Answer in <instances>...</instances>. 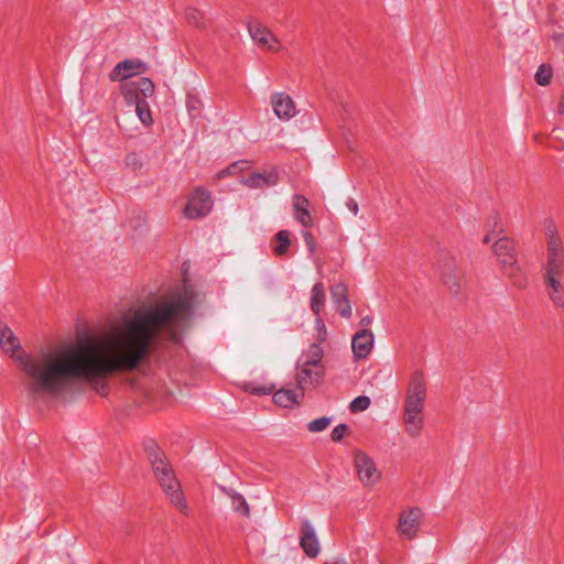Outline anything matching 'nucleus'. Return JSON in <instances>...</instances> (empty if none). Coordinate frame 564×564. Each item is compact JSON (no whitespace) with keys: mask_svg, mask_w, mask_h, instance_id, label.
Listing matches in <instances>:
<instances>
[{"mask_svg":"<svg viewBox=\"0 0 564 564\" xmlns=\"http://www.w3.org/2000/svg\"><path fill=\"white\" fill-rule=\"evenodd\" d=\"M552 39L558 46L564 47V33H554Z\"/></svg>","mask_w":564,"mask_h":564,"instance_id":"obj_40","label":"nucleus"},{"mask_svg":"<svg viewBox=\"0 0 564 564\" xmlns=\"http://www.w3.org/2000/svg\"><path fill=\"white\" fill-rule=\"evenodd\" d=\"M185 17H186V20L188 23H191L199 29L205 28V24L203 21V14L197 9H194V8L187 9Z\"/></svg>","mask_w":564,"mask_h":564,"instance_id":"obj_27","label":"nucleus"},{"mask_svg":"<svg viewBox=\"0 0 564 564\" xmlns=\"http://www.w3.org/2000/svg\"><path fill=\"white\" fill-rule=\"evenodd\" d=\"M229 497L231 500L232 509L237 513L248 517L249 516V506H248L246 499L241 495L234 492V491L229 494Z\"/></svg>","mask_w":564,"mask_h":564,"instance_id":"obj_24","label":"nucleus"},{"mask_svg":"<svg viewBox=\"0 0 564 564\" xmlns=\"http://www.w3.org/2000/svg\"><path fill=\"white\" fill-rule=\"evenodd\" d=\"M352 466L358 482L364 488H375L383 480V470L373 456L364 449L352 451Z\"/></svg>","mask_w":564,"mask_h":564,"instance_id":"obj_8","label":"nucleus"},{"mask_svg":"<svg viewBox=\"0 0 564 564\" xmlns=\"http://www.w3.org/2000/svg\"><path fill=\"white\" fill-rule=\"evenodd\" d=\"M126 165L132 171H139L143 166L142 158L137 153H129L124 159Z\"/></svg>","mask_w":564,"mask_h":564,"instance_id":"obj_29","label":"nucleus"},{"mask_svg":"<svg viewBox=\"0 0 564 564\" xmlns=\"http://www.w3.org/2000/svg\"><path fill=\"white\" fill-rule=\"evenodd\" d=\"M300 544L308 557H316L321 552L319 541L313 524L305 520L300 528Z\"/></svg>","mask_w":564,"mask_h":564,"instance_id":"obj_15","label":"nucleus"},{"mask_svg":"<svg viewBox=\"0 0 564 564\" xmlns=\"http://www.w3.org/2000/svg\"><path fill=\"white\" fill-rule=\"evenodd\" d=\"M557 111L561 115H564V93L560 97L558 104H557Z\"/></svg>","mask_w":564,"mask_h":564,"instance_id":"obj_42","label":"nucleus"},{"mask_svg":"<svg viewBox=\"0 0 564 564\" xmlns=\"http://www.w3.org/2000/svg\"><path fill=\"white\" fill-rule=\"evenodd\" d=\"M315 328L318 332V339L324 340L326 335L325 326L322 322V319H315Z\"/></svg>","mask_w":564,"mask_h":564,"instance_id":"obj_38","label":"nucleus"},{"mask_svg":"<svg viewBox=\"0 0 564 564\" xmlns=\"http://www.w3.org/2000/svg\"><path fill=\"white\" fill-rule=\"evenodd\" d=\"M346 207L348 208V210H350L354 215H357L358 214V204L355 199L350 198L346 202Z\"/></svg>","mask_w":564,"mask_h":564,"instance_id":"obj_39","label":"nucleus"},{"mask_svg":"<svg viewBox=\"0 0 564 564\" xmlns=\"http://www.w3.org/2000/svg\"><path fill=\"white\" fill-rule=\"evenodd\" d=\"M308 200L301 196L296 195L293 198V207L295 209V218L299 223H301L303 226H308L311 224V216L307 210Z\"/></svg>","mask_w":564,"mask_h":564,"instance_id":"obj_20","label":"nucleus"},{"mask_svg":"<svg viewBox=\"0 0 564 564\" xmlns=\"http://www.w3.org/2000/svg\"><path fill=\"white\" fill-rule=\"evenodd\" d=\"M212 207L213 199L210 194L202 188H196L189 196L183 213L185 217L196 219L208 215Z\"/></svg>","mask_w":564,"mask_h":564,"instance_id":"obj_12","label":"nucleus"},{"mask_svg":"<svg viewBox=\"0 0 564 564\" xmlns=\"http://www.w3.org/2000/svg\"><path fill=\"white\" fill-rule=\"evenodd\" d=\"M121 94L129 109L122 112L117 121L124 132L132 134L138 131V127L133 126L132 107L138 102H145L154 95V84L147 77L128 80L121 85Z\"/></svg>","mask_w":564,"mask_h":564,"instance_id":"obj_5","label":"nucleus"},{"mask_svg":"<svg viewBox=\"0 0 564 564\" xmlns=\"http://www.w3.org/2000/svg\"><path fill=\"white\" fill-rule=\"evenodd\" d=\"M186 108L192 116L198 115L203 108V101L195 95H188L186 98Z\"/></svg>","mask_w":564,"mask_h":564,"instance_id":"obj_28","label":"nucleus"},{"mask_svg":"<svg viewBox=\"0 0 564 564\" xmlns=\"http://www.w3.org/2000/svg\"><path fill=\"white\" fill-rule=\"evenodd\" d=\"M438 271L441 282L449 292V294L453 296L460 295L465 288L466 281L464 271L455 257L449 253L442 256L438 261Z\"/></svg>","mask_w":564,"mask_h":564,"instance_id":"obj_10","label":"nucleus"},{"mask_svg":"<svg viewBox=\"0 0 564 564\" xmlns=\"http://www.w3.org/2000/svg\"><path fill=\"white\" fill-rule=\"evenodd\" d=\"M552 77V68L545 64L541 65L535 73V79L539 85L546 86L550 84Z\"/></svg>","mask_w":564,"mask_h":564,"instance_id":"obj_26","label":"nucleus"},{"mask_svg":"<svg viewBox=\"0 0 564 564\" xmlns=\"http://www.w3.org/2000/svg\"><path fill=\"white\" fill-rule=\"evenodd\" d=\"M249 34L254 43L260 46L267 47L270 51H278V39L276 36L265 26L262 25H249Z\"/></svg>","mask_w":564,"mask_h":564,"instance_id":"obj_17","label":"nucleus"},{"mask_svg":"<svg viewBox=\"0 0 564 564\" xmlns=\"http://www.w3.org/2000/svg\"><path fill=\"white\" fill-rule=\"evenodd\" d=\"M249 167V163L247 161H238L232 163L227 167V172L229 175H237L238 173L247 170Z\"/></svg>","mask_w":564,"mask_h":564,"instance_id":"obj_35","label":"nucleus"},{"mask_svg":"<svg viewBox=\"0 0 564 564\" xmlns=\"http://www.w3.org/2000/svg\"><path fill=\"white\" fill-rule=\"evenodd\" d=\"M150 460L156 479L169 497L171 503L181 512L187 511V503L181 490L178 480L174 477L173 470L165 462L162 453L154 451L150 454Z\"/></svg>","mask_w":564,"mask_h":564,"instance_id":"obj_7","label":"nucleus"},{"mask_svg":"<svg viewBox=\"0 0 564 564\" xmlns=\"http://www.w3.org/2000/svg\"><path fill=\"white\" fill-rule=\"evenodd\" d=\"M227 175H229V173L227 172V167L217 173L218 178H224Z\"/></svg>","mask_w":564,"mask_h":564,"instance_id":"obj_43","label":"nucleus"},{"mask_svg":"<svg viewBox=\"0 0 564 564\" xmlns=\"http://www.w3.org/2000/svg\"><path fill=\"white\" fill-rule=\"evenodd\" d=\"M543 225L546 243V261L543 269L545 292L555 306L564 307V245L553 220L545 219Z\"/></svg>","mask_w":564,"mask_h":564,"instance_id":"obj_3","label":"nucleus"},{"mask_svg":"<svg viewBox=\"0 0 564 564\" xmlns=\"http://www.w3.org/2000/svg\"><path fill=\"white\" fill-rule=\"evenodd\" d=\"M426 399V382L422 372H414L406 389L402 423L410 438H417L424 429V404Z\"/></svg>","mask_w":564,"mask_h":564,"instance_id":"obj_4","label":"nucleus"},{"mask_svg":"<svg viewBox=\"0 0 564 564\" xmlns=\"http://www.w3.org/2000/svg\"><path fill=\"white\" fill-rule=\"evenodd\" d=\"M491 249L503 273L512 280L514 285L524 288L527 279L518 264L516 249L512 243L506 237H501L492 245Z\"/></svg>","mask_w":564,"mask_h":564,"instance_id":"obj_9","label":"nucleus"},{"mask_svg":"<svg viewBox=\"0 0 564 564\" xmlns=\"http://www.w3.org/2000/svg\"><path fill=\"white\" fill-rule=\"evenodd\" d=\"M330 423H332V420L329 417L322 416V417L311 421L307 424V431L310 433H319V432L327 430L329 427Z\"/></svg>","mask_w":564,"mask_h":564,"instance_id":"obj_25","label":"nucleus"},{"mask_svg":"<svg viewBox=\"0 0 564 564\" xmlns=\"http://www.w3.org/2000/svg\"><path fill=\"white\" fill-rule=\"evenodd\" d=\"M304 241L311 252L315 251V240L313 236L310 232L304 231L303 232Z\"/></svg>","mask_w":564,"mask_h":564,"instance_id":"obj_37","label":"nucleus"},{"mask_svg":"<svg viewBox=\"0 0 564 564\" xmlns=\"http://www.w3.org/2000/svg\"><path fill=\"white\" fill-rule=\"evenodd\" d=\"M206 296L195 286L185 284L182 290H175L159 299L143 301L131 308L122 317H175L200 313L206 304Z\"/></svg>","mask_w":564,"mask_h":564,"instance_id":"obj_2","label":"nucleus"},{"mask_svg":"<svg viewBox=\"0 0 564 564\" xmlns=\"http://www.w3.org/2000/svg\"><path fill=\"white\" fill-rule=\"evenodd\" d=\"M370 405V399L368 397H357L356 399H354L350 403V411L356 413V412H361V411H365L369 408Z\"/></svg>","mask_w":564,"mask_h":564,"instance_id":"obj_30","label":"nucleus"},{"mask_svg":"<svg viewBox=\"0 0 564 564\" xmlns=\"http://www.w3.org/2000/svg\"><path fill=\"white\" fill-rule=\"evenodd\" d=\"M291 246L290 232L280 230L272 240V249L275 256H284Z\"/></svg>","mask_w":564,"mask_h":564,"instance_id":"obj_21","label":"nucleus"},{"mask_svg":"<svg viewBox=\"0 0 564 564\" xmlns=\"http://www.w3.org/2000/svg\"><path fill=\"white\" fill-rule=\"evenodd\" d=\"M241 183L252 188L263 187L260 173L252 174L250 177L242 180Z\"/></svg>","mask_w":564,"mask_h":564,"instance_id":"obj_36","label":"nucleus"},{"mask_svg":"<svg viewBox=\"0 0 564 564\" xmlns=\"http://www.w3.org/2000/svg\"><path fill=\"white\" fill-rule=\"evenodd\" d=\"M351 348L357 359L366 358L373 348V335L367 329H361L352 337Z\"/></svg>","mask_w":564,"mask_h":564,"instance_id":"obj_16","label":"nucleus"},{"mask_svg":"<svg viewBox=\"0 0 564 564\" xmlns=\"http://www.w3.org/2000/svg\"><path fill=\"white\" fill-rule=\"evenodd\" d=\"M133 111L137 115V117L140 120V122L144 127L152 126L153 118H152V113H151V110L149 108L148 101H145V102L141 101V102H138V104L133 105L132 112Z\"/></svg>","mask_w":564,"mask_h":564,"instance_id":"obj_23","label":"nucleus"},{"mask_svg":"<svg viewBox=\"0 0 564 564\" xmlns=\"http://www.w3.org/2000/svg\"><path fill=\"white\" fill-rule=\"evenodd\" d=\"M492 235H496V234H495V232H490V231H488V234L485 236V238H484V240H482V241H484V243H489V242H490V240H491V236H492Z\"/></svg>","mask_w":564,"mask_h":564,"instance_id":"obj_44","label":"nucleus"},{"mask_svg":"<svg viewBox=\"0 0 564 564\" xmlns=\"http://www.w3.org/2000/svg\"><path fill=\"white\" fill-rule=\"evenodd\" d=\"M332 297L334 300L336 311L341 316H348L352 313L351 305L346 299V288L337 284L332 289Z\"/></svg>","mask_w":564,"mask_h":564,"instance_id":"obj_19","label":"nucleus"},{"mask_svg":"<svg viewBox=\"0 0 564 564\" xmlns=\"http://www.w3.org/2000/svg\"><path fill=\"white\" fill-rule=\"evenodd\" d=\"M247 391L253 394H269L273 391V387L271 386H256L250 383L247 386Z\"/></svg>","mask_w":564,"mask_h":564,"instance_id":"obj_34","label":"nucleus"},{"mask_svg":"<svg viewBox=\"0 0 564 564\" xmlns=\"http://www.w3.org/2000/svg\"><path fill=\"white\" fill-rule=\"evenodd\" d=\"M324 564H348V563L343 557H334V558L326 561Z\"/></svg>","mask_w":564,"mask_h":564,"instance_id":"obj_41","label":"nucleus"},{"mask_svg":"<svg viewBox=\"0 0 564 564\" xmlns=\"http://www.w3.org/2000/svg\"><path fill=\"white\" fill-rule=\"evenodd\" d=\"M323 350L318 345H311L297 360L295 381L305 393L317 388L324 380Z\"/></svg>","mask_w":564,"mask_h":564,"instance_id":"obj_6","label":"nucleus"},{"mask_svg":"<svg viewBox=\"0 0 564 564\" xmlns=\"http://www.w3.org/2000/svg\"><path fill=\"white\" fill-rule=\"evenodd\" d=\"M424 512L419 507L403 509L398 519V532L405 540H413L421 527Z\"/></svg>","mask_w":564,"mask_h":564,"instance_id":"obj_11","label":"nucleus"},{"mask_svg":"<svg viewBox=\"0 0 564 564\" xmlns=\"http://www.w3.org/2000/svg\"><path fill=\"white\" fill-rule=\"evenodd\" d=\"M349 433V426L347 424H339L335 426L330 433L333 442H340Z\"/></svg>","mask_w":564,"mask_h":564,"instance_id":"obj_32","label":"nucleus"},{"mask_svg":"<svg viewBox=\"0 0 564 564\" xmlns=\"http://www.w3.org/2000/svg\"><path fill=\"white\" fill-rule=\"evenodd\" d=\"M270 104L274 115L283 121H289L297 113L295 102L288 94L283 91L273 93L270 97Z\"/></svg>","mask_w":564,"mask_h":564,"instance_id":"obj_14","label":"nucleus"},{"mask_svg":"<svg viewBox=\"0 0 564 564\" xmlns=\"http://www.w3.org/2000/svg\"><path fill=\"white\" fill-rule=\"evenodd\" d=\"M325 301V288L323 283H316L311 291V308L315 315L322 313Z\"/></svg>","mask_w":564,"mask_h":564,"instance_id":"obj_22","label":"nucleus"},{"mask_svg":"<svg viewBox=\"0 0 564 564\" xmlns=\"http://www.w3.org/2000/svg\"><path fill=\"white\" fill-rule=\"evenodd\" d=\"M262 184L264 185H274L278 183L279 176L275 170L265 171L260 173Z\"/></svg>","mask_w":564,"mask_h":564,"instance_id":"obj_33","label":"nucleus"},{"mask_svg":"<svg viewBox=\"0 0 564 564\" xmlns=\"http://www.w3.org/2000/svg\"><path fill=\"white\" fill-rule=\"evenodd\" d=\"M97 336L34 359L26 356L12 329L0 323V346L14 358L29 378L36 397L62 392L75 379H93L137 367L155 333L172 327L175 319H124Z\"/></svg>","mask_w":564,"mask_h":564,"instance_id":"obj_1","label":"nucleus"},{"mask_svg":"<svg viewBox=\"0 0 564 564\" xmlns=\"http://www.w3.org/2000/svg\"><path fill=\"white\" fill-rule=\"evenodd\" d=\"M304 392L296 386L295 389H280L273 394V401L282 408H292L301 404Z\"/></svg>","mask_w":564,"mask_h":564,"instance_id":"obj_18","label":"nucleus"},{"mask_svg":"<svg viewBox=\"0 0 564 564\" xmlns=\"http://www.w3.org/2000/svg\"><path fill=\"white\" fill-rule=\"evenodd\" d=\"M148 66L140 59H124L118 63L109 74L111 82H128L132 76L144 73Z\"/></svg>","mask_w":564,"mask_h":564,"instance_id":"obj_13","label":"nucleus"},{"mask_svg":"<svg viewBox=\"0 0 564 564\" xmlns=\"http://www.w3.org/2000/svg\"><path fill=\"white\" fill-rule=\"evenodd\" d=\"M486 227L490 232L501 234L503 231L500 218L497 214H494L488 218Z\"/></svg>","mask_w":564,"mask_h":564,"instance_id":"obj_31","label":"nucleus"}]
</instances>
